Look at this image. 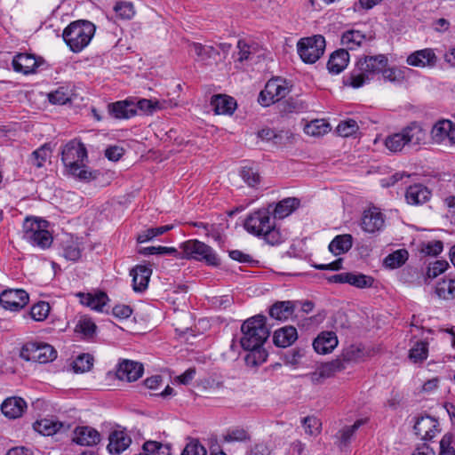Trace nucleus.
Instances as JSON below:
<instances>
[{"label": "nucleus", "mask_w": 455, "mask_h": 455, "mask_svg": "<svg viewBox=\"0 0 455 455\" xmlns=\"http://www.w3.org/2000/svg\"><path fill=\"white\" fill-rule=\"evenodd\" d=\"M387 58L384 54L360 58L349 76L343 78V84L357 89L368 84L379 73H382L385 81L401 83L404 80L407 68L397 67L387 68Z\"/></svg>", "instance_id": "1"}, {"label": "nucleus", "mask_w": 455, "mask_h": 455, "mask_svg": "<svg viewBox=\"0 0 455 455\" xmlns=\"http://www.w3.org/2000/svg\"><path fill=\"white\" fill-rule=\"evenodd\" d=\"M242 337L240 344L248 351L244 357L245 364L249 367H258L267 361L268 354L263 347L270 335L267 327V317L257 315L245 320L241 326Z\"/></svg>", "instance_id": "2"}, {"label": "nucleus", "mask_w": 455, "mask_h": 455, "mask_svg": "<svg viewBox=\"0 0 455 455\" xmlns=\"http://www.w3.org/2000/svg\"><path fill=\"white\" fill-rule=\"evenodd\" d=\"M87 149L78 140H71L66 143L61 150V161L68 174L81 181L95 180L99 174L97 171H92L85 165Z\"/></svg>", "instance_id": "3"}, {"label": "nucleus", "mask_w": 455, "mask_h": 455, "mask_svg": "<svg viewBox=\"0 0 455 455\" xmlns=\"http://www.w3.org/2000/svg\"><path fill=\"white\" fill-rule=\"evenodd\" d=\"M96 31L95 25L85 20L71 22L62 32V38L74 53L81 52L91 43Z\"/></svg>", "instance_id": "4"}, {"label": "nucleus", "mask_w": 455, "mask_h": 455, "mask_svg": "<svg viewBox=\"0 0 455 455\" xmlns=\"http://www.w3.org/2000/svg\"><path fill=\"white\" fill-rule=\"evenodd\" d=\"M181 252L178 251V259H195L204 261L209 266L217 267L220 264V259L214 250L208 244L191 239L180 243Z\"/></svg>", "instance_id": "5"}, {"label": "nucleus", "mask_w": 455, "mask_h": 455, "mask_svg": "<svg viewBox=\"0 0 455 455\" xmlns=\"http://www.w3.org/2000/svg\"><path fill=\"white\" fill-rule=\"evenodd\" d=\"M426 139L424 130L416 123L403 128L400 132L391 134L385 140V146L391 152L401 151L405 145H419Z\"/></svg>", "instance_id": "6"}, {"label": "nucleus", "mask_w": 455, "mask_h": 455, "mask_svg": "<svg viewBox=\"0 0 455 455\" xmlns=\"http://www.w3.org/2000/svg\"><path fill=\"white\" fill-rule=\"evenodd\" d=\"M48 222L46 220L27 217L23 222V238L33 246H38L42 249L50 247L52 243V236L46 229Z\"/></svg>", "instance_id": "7"}, {"label": "nucleus", "mask_w": 455, "mask_h": 455, "mask_svg": "<svg viewBox=\"0 0 455 455\" xmlns=\"http://www.w3.org/2000/svg\"><path fill=\"white\" fill-rule=\"evenodd\" d=\"M326 43L321 35L301 38L297 44L298 53L303 62L313 64L323 54Z\"/></svg>", "instance_id": "8"}, {"label": "nucleus", "mask_w": 455, "mask_h": 455, "mask_svg": "<svg viewBox=\"0 0 455 455\" xmlns=\"http://www.w3.org/2000/svg\"><path fill=\"white\" fill-rule=\"evenodd\" d=\"M290 92L288 83L279 76L267 81L265 88L259 96V102L262 106H269L283 99Z\"/></svg>", "instance_id": "9"}, {"label": "nucleus", "mask_w": 455, "mask_h": 455, "mask_svg": "<svg viewBox=\"0 0 455 455\" xmlns=\"http://www.w3.org/2000/svg\"><path fill=\"white\" fill-rule=\"evenodd\" d=\"M275 219L271 218L268 209H259L247 216L244 221V228L250 233L257 236L263 235L266 230H269Z\"/></svg>", "instance_id": "10"}, {"label": "nucleus", "mask_w": 455, "mask_h": 455, "mask_svg": "<svg viewBox=\"0 0 455 455\" xmlns=\"http://www.w3.org/2000/svg\"><path fill=\"white\" fill-rule=\"evenodd\" d=\"M57 352L52 346L47 343H28L21 351V357L27 361H36L45 363L53 361Z\"/></svg>", "instance_id": "11"}, {"label": "nucleus", "mask_w": 455, "mask_h": 455, "mask_svg": "<svg viewBox=\"0 0 455 455\" xmlns=\"http://www.w3.org/2000/svg\"><path fill=\"white\" fill-rule=\"evenodd\" d=\"M29 300L27 291L21 289L5 290L0 294V304L5 309L18 311L23 308Z\"/></svg>", "instance_id": "12"}, {"label": "nucleus", "mask_w": 455, "mask_h": 455, "mask_svg": "<svg viewBox=\"0 0 455 455\" xmlns=\"http://www.w3.org/2000/svg\"><path fill=\"white\" fill-rule=\"evenodd\" d=\"M414 431L422 440L430 441L440 432L437 419L431 416H421L414 424Z\"/></svg>", "instance_id": "13"}, {"label": "nucleus", "mask_w": 455, "mask_h": 455, "mask_svg": "<svg viewBox=\"0 0 455 455\" xmlns=\"http://www.w3.org/2000/svg\"><path fill=\"white\" fill-rule=\"evenodd\" d=\"M144 368L140 363L123 360L116 370V377L121 380L132 382L140 378L143 374Z\"/></svg>", "instance_id": "14"}, {"label": "nucleus", "mask_w": 455, "mask_h": 455, "mask_svg": "<svg viewBox=\"0 0 455 455\" xmlns=\"http://www.w3.org/2000/svg\"><path fill=\"white\" fill-rule=\"evenodd\" d=\"M39 64L35 55L26 52L16 54L12 61L13 70L24 75L35 73Z\"/></svg>", "instance_id": "15"}, {"label": "nucleus", "mask_w": 455, "mask_h": 455, "mask_svg": "<svg viewBox=\"0 0 455 455\" xmlns=\"http://www.w3.org/2000/svg\"><path fill=\"white\" fill-rule=\"evenodd\" d=\"M132 444L131 436L124 430H115L108 436V451L110 454L119 455Z\"/></svg>", "instance_id": "16"}, {"label": "nucleus", "mask_w": 455, "mask_h": 455, "mask_svg": "<svg viewBox=\"0 0 455 455\" xmlns=\"http://www.w3.org/2000/svg\"><path fill=\"white\" fill-rule=\"evenodd\" d=\"M152 269L148 267L137 265L130 271L132 277V289L135 292H143L147 290Z\"/></svg>", "instance_id": "17"}, {"label": "nucleus", "mask_w": 455, "mask_h": 455, "mask_svg": "<svg viewBox=\"0 0 455 455\" xmlns=\"http://www.w3.org/2000/svg\"><path fill=\"white\" fill-rule=\"evenodd\" d=\"M384 226L382 213L376 208L369 209L363 212L361 227L367 233L379 231Z\"/></svg>", "instance_id": "18"}, {"label": "nucleus", "mask_w": 455, "mask_h": 455, "mask_svg": "<svg viewBox=\"0 0 455 455\" xmlns=\"http://www.w3.org/2000/svg\"><path fill=\"white\" fill-rule=\"evenodd\" d=\"M26 409L27 403L18 396L8 397L1 404L3 414L13 419L21 417Z\"/></svg>", "instance_id": "19"}, {"label": "nucleus", "mask_w": 455, "mask_h": 455, "mask_svg": "<svg viewBox=\"0 0 455 455\" xmlns=\"http://www.w3.org/2000/svg\"><path fill=\"white\" fill-rule=\"evenodd\" d=\"M73 441L79 445L92 446L100 441V433L91 427H77L74 430Z\"/></svg>", "instance_id": "20"}, {"label": "nucleus", "mask_w": 455, "mask_h": 455, "mask_svg": "<svg viewBox=\"0 0 455 455\" xmlns=\"http://www.w3.org/2000/svg\"><path fill=\"white\" fill-rule=\"evenodd\" d=\"M338 338L333 331L321 332L313 342V347L318 354L331 353L338 345Z\"/></svg>", "instance_id": "21"}, {"label": "nucleus", "mask_w": 455, "mask_h": 455, "mask_svg": "<svg viewBox=\"0 0 455 455\" xmlns=\"http://www.w3.org/2000/svg\"><path fill=\"white\" fill-rule=\"evenodd\" d=\"M211 106L216 115H232L236 108V101L234 98L225 95L217 94L212 97Z\"/></svg>", "instance_id": "22"}, {"label": "nucleus", "mask_w": 455, "mask_h": 455, "mask_svg": "<svg viewBox=\"0 0 455 455\" xmlns=\"http://www.w3.org/2000/svg\"><path fill=\"white\" fill-rule=\"evenodd\" d=\"M431 191L422 184H414L406 189L405 199L409 204L419 205L428 202Z\"/></svg>", "instance_id": "23"}, {"label": "nucleus", "mask_w": 455, "mask_h": 455, "mask_svg": "<svg viewBox=\"0 0 455 455\" xmlns=\"http://www.w3.org/2000/svg\"><path fill=\"white\" fill-rule=\"evenodd\" d=\"M298 339L297 329L291 325L283 326L273 334V342L278 347H288Z\"/></svg>", "instance_id": "24"}, {"label": "nucleus", "mask_w": 455, "mask_h": 455, "mask_svg": "<svg viewBox=\"0 0 455 455\" xmlns=\"http://www.w3.org/2000/svg\"><path fill=\"white\" fill-rule=\"evenodd\" d=\"M77 296L80 298V302L83 305L89 307L92 309L99 312H101L103 310V307L107 305L108 301L109 300L107 293L104 291H97L94 293L79 292Z\"/></svg>", "instance_id": "25"}, {"label": "nucleus", "mask_w": 455, "mask_h": 455, "mask_svg": "<svg viewBox=\"0 0 455 455\" xmlns=\"http://www.w3.org/2000/svg\"><path fill=\"white\" fill-rule=\"evenodd\" d=\"M349 63V53L347 50L339 49L333 52L327 62V68L330 73L338 75L341 73Z\"/></svg>", "instance_id": "26"}, {"label": "nucleus", "mask_w": 455, "mask_h": 455, "mask_svg": "<svg viewBox=\"0 0 455 455\" xmlns=\"http://www.w3.org/2000/svg\"><path fill=\"white\" fill-rule=\"evenodd\" d=\"M406 61L410 66L424 68L435 65L436 56L432 49L427 48L410 54Z\"/></svg>", "instance_id": "27"}, {"label": "nucleus", "mask_w": 455, "mask_h": 455, "mask_svg": "<svg viewBox=\"0 0 455 455\" xmlns=\"http://www.w3.org/2000/svg\"><path fill=\"white\" fill-rule=\"evenodd\" d=\"M110 114L116 118H130L136 115L135 102L132 100H121L108 105Z\"/></svg>", "instance_id": "28"}, {"label": "nucleus", "mask_w": 455, "mask_h": 455, "mask_svg": "<svg viewBox=\"0 0 455 455\" xmlns=\"http://www.w3.org/2000/svg\"><path fill=\"white\" fill-rule=\"evenodd\" d=\"M295 304L293 301H276L269 308V315L278 321L287 320L294 312Z\"/></svg>", "instance_id": "29"}, {"label": "nucleus", "mask_w": 455, "mask_h": 455, "mask_svg": "<svg viewBox=\"0 0 455 455\" xmlns=\"http://www.w3.org/2000/svg\"><path fill=\"white\" fill-rule=\"evenodd\" d=\"M62 427H64L62 422L48 418L37 419L33 424L34 430L44 436L52 435L58 433Z\"/></svg>", "instance_id": "30"}, {"label": "nucleus", "mask_w": 455, "mask_h": 455, "mask_svg": "<svg viewBox=\"0 0 455 455\" xmlns=\"http://www.w3.org/2000/svg\"><path fill=\"white\" fill-rule=\"evenodd\" d=\"M300 201L296 197H287L278 202L274 208V219H284L299 208Z\"/></svg>", "instance_id": "31"}, {"label": "nucleus", "mask_w": 455, "mask_h": 455, "mask_svg": "<svg viewBox=\"0 0 455 455\" xmlns=\"http://www.w3.org/2000/svg\"><path fill=\"white\" fill-rule=\"evenodd\" d=\"M177 104L174 103L173 106H176ZM136 111L140 110L143 114L146 115H152L156 111L167 108L168 107L172 108V105L171 102H168L166 100H148V99H140L136 103Z\"/></svg>", "instance_id": "32"}, {"label": "nucleus", "mask_w": 455, "mask_h": 455, "mask_svg": "<svg viewBox=\"0 0 455 455\" xmlns=\"http://www.w3.org/2000/svg\"><path fill=\"white\" fill-rule=\"evenodd\" d=\"M191 48L197 56V60L209 64L211 60H216L220 52L212 45H204L200 43H192Z\"/></svg>", "instance_id": "33"}, {"label": "nucleus", "mask_w": 455, "mask_h": 455, "mask_svg": "<svg viewBox=\"0 0 455 455\" xmlns=\"http://www.w3.org/2000/svg\"><path fill=\"white\" fill-rule=\"evenodd\" d=\"M351 235H337L329 244V251L334 255H340L348 251L352 247Z\"/></svg>", "instance_id": "34"}, {"label": "nucleus", "mask_w": 455, "mask_h": 455, "mask_svg": "<svg viewBox=\"0 0 455 455\" xmlns=\"http://www.w3.org/2000/svg\"><path fill=\"white\" fill-rule=\"evenodd\" d=\"M62 256L68 260L76 261L81 258L82 248L77 240L68 239L61 243Z\"/></svg>", "instance_id": "35"}, {"label": "nucleus", "mask_w": 455, "mask_h": 455, "mask_svg": "<svg viewBox=\"0 0 455 455\" xmlns=\"http://www.w3.org/2000/svg\"><path fill=\"white\" fill-rule=\"evenodd\" d=\"M453 127V122L450 120H440L433 126L431 136L436 142H442L445 139H449L451 129Z\"/></svg>", "instance_id": "36"}, {"label": "nucleus", "mask_w": 455, "mask_h": 455, "mask_svg": "<svg viewBox=\"0 0 455 455\" xmlns=\"http://www.w3.org/2000/svg\"><path fill=\"white\" fill-rule=\"evenodd\" d=\"M51 154L52 148L49 144L45 143L32 152L28 161L33 166L42 168L45 162L51 157Z\"/></svg>", "instance_id": "37"}, {"label": "nucleus", "mask_w": 455, "mask_h": 455, "mask_svg": "<svg viewBox=\"0 0 455 455\" xmlns=\"http://www.w3.org/2000/svg\"><path fill=\"white\" fill-rule=\"evenodd\" d=\"M365 40V35L359 30H347L342 34L341 44L347 50H354Z\"/></svg>", "instance_id": "38"}, {"label": "nucleus", "mask_w": 455, "mask_h": 455, "mask_svg": "<svg viewBox=\"0 0 455 455\" xmlns=\"http://www.w3.org/2000/svg\"><path fill=\"white\" fill-rule=\"evenodd\" d=\"M331 130L329 123L323 119H315L307 124L304 132L310 136L319 137L328 133Z\"/></svg>", "instance_id": "39"}, {"label": "nucleus", "mask_w": 455, "mask_h": 455, "mask_svg": "<svg viewBox=\"0 0 455 455\" xmlns=\"http://www.w3.org/2000/svg\"><path fill=\"white\" fill-rule=\"evenodd\" d=\"M258 137L262 140L272 141L273 144L280 146L283 144V139H288V132H276L271 128H263L258 132Z\"/></svg>", "instance_id": "40"}, {"label": "nucleus", "mask_w": 455, "mask_h": 455, "mask_svg": "<svg viewBox=\"0 0 455 455\" xmlns=\"http://www.w3.org/2000/svg\"><path fill=\"white\" fill-rule=\"evenodd\" d=\"M428 343L427 341H417L409 351V358L413 363H421L427 358Z\"/></svg>", "instance_id": "41"}, {"label": "nucleus", "mask_w": 455, "mask_h": 455, "mask_svg": "<svg viewBox=\"0 0 455 455\" xmlns=\"http://www.w3.org/2000/svg\"><path fill=\"white\" fill-rule=\"evenodd\" d=\"M374 279L370 275H366L361 273H351L347 272V283L353 285L356 288L363 289L371 287L373 285Z\"/></svg>", "instance_id": "42"}, {"label": "nucleus", "mask_w": 455, "mask_h": 455, "mask_svg": "<svg viewBox=\"0 0 455 455\" xmlns=\"http://www.w3.org/2000/svg\"><path fill=\"white\" fill-rule=\"evenodd\" d=\"M172 225H164L161 227L148 228L138 235L137 242L142 243L151 241L153 238L162 235L163 234L172 230Z\"/></svg>", "instance_id": "43"}, {"label": "nucleus", "mask_w": 455, "mask_h": 455, "mask_svg": "<svg viewBox=\"0 0 455 455\" xmlns=\"http://www.w3.org/2000/svg\"><path fill=\"white\" fill-rule=\"evenodd\" d=\"M408 259V251L406 250H397L387 255L384 259V264L389 268H397L403 265Z\"/></svg>", "instance_id": "44"}, {"label": "nucleus", "mask_w": 455, "mask_h": 455, "mask_svg": "<svg viewBox=\"0 0 455 455\" xmlns=\"http://www.w3.org/2000/svg\"><path fill=\"white\" fill-rule=\"evenodd\" d=\"M139 253L144 256L148 255H173L178 256V250L174 247L148 246L139 250Z\"/></svg>", "instance_id": "45"}, {"label": "nucleus", "mask_w": 455, "mask_h": 455, "mask_svg": "<svg viewBox=\"0 0 455 455\" xmlns=\"http://www.w3.org/2000/svg\"><path fill=\"white\" fill-rule=\"evenodd\" d=\"M92 365L93 357L89 354H82L73 362V370L76 373H83L90 371Z\"/></svg>", "instance_id": "46"}, {"label": "nucleus", "mask_w": 455, "mask_h": 455, "mask_svg": "<svg viewBox=\"0 0 455 455\" xmlns=\"http://www.w3.org/2000/svg\"><path fill=\"white\" fill-rule=\"evenodd\" d=\"M337 132L339 136L349 137L355 135L359 130V126L355 120L347 119L341 121L337 126Z\"/></svg>", "instance_id": "47"}, {"label": "nucleus", "mask_w": 455, "mask_h": 455, "mask_svg": "<svg viewBox=\"0 0 455 455\" xmlns=\"http://www.w3.org/2000/svg\"><path fill=\"white\" fill-rule=\"evenodd\" d=\"M50 305L45 301L35 304L29 312L31 318L36 322L44 321L49 315Z\"/></svg>", "instance_id": "48"}, {"label": "nucleus", "mask_w": 455, "mask_h": 455, "mask_svg": "<svg viewBox=\"0 0 455 455\" xmlns=\"http://www.w3.org/2000/svg\"><path fill=\"white\" fill-rule=\"evenodd\" d=\"M436 292L439 297L444 299H455V280L443 281L436 288Z\"/></svg>", "instance_id": "49"}, {"label": "nucleus", "mask_w": 455, "mask_h": 455, "mask_svg": "<svg viewBox=\"0 0 455 455\" xmlns=\"http://www.w3.org/2000/svg\"><path fill=\"white\" fill-rule=\"evenodd\" d=\"M363 420L359 419V420H356L352 426H347V427H343L339 432V434L340 435V436H339L340 445L347 446L350 443L351 438H352L353 435L355 434V432L363 425Z\"/></svg>", "instance_id": "50"}, {"label": "nucleus", "mask_w": 455, "mask_h": 455, "mask_svg": "<svg viewBox=\"0 0 455 455\" xmlns=\"http://www.w3.org/2000/svg\"><path fill=\"white\" fill-rule=\"evenodd\" d=\"M223 440L226 443L245 442L250 440V435L245 429L236 427L228 430L227 434L223 435Z\"/></svg>", "instance_id": "51"}, {"label": "nucleus", "mask_w": 455, "mask_h": 455, "mask_svg": "<svg viewBox=\"0 0 455 455\" xmlns=\"http://www.w3.org/2000/svg\"><path fill=\"white\" fill-rule=\"evenodd\" d=\"M76 328L84 337L92 338L96 331L97 326L91 318L83 316L80 318Z\"/></svg>", "instance_id": "52"}, {"label": "nucleus", "mask_w": 455, "mask_h": 455, "mask_svg": "<svg viewBox=\"0 0 455 455\" xmlns=\"http://www.w3.org/2000/svg\"><path fill=\"white\" fill-rule=\"evenodd\" d=\"M180 455H207V451L197 439H191Z\"/></svg>", "instance_id": "53"}, {"label": "nucleus", "mask_w": 455, "mask_h": 455, "mask_svg": "<svg viewBox=\"0 0 455 455\" xmlns=\"http://www.w3.org/2000/svg\"><path fill=\"white\" fill-rule=\"evenodd\" d=\"M114 11L117 16L124 20L132 19L135 13L132 4L129 2L116 3Z\"/></svg>", "instance_id": "54"}, {"label": "nucleus", "mask_w": 455, "mask_h": 455, "mask_svg": "<svg viewBox=\"0 0 455 455\" xmlns=\"http://www.w3.org/2000/svg\"><path fill=\"white\" fill-rule=\"evenodd\" d=\"M241 177L250 187H255L259 183L260 177L257 171L251 167L244 166L241 171Z\"/></svg>", "instance_id": "55"}, {"label": "nucleus", "mask_w": 455, "mask_h": 455, "mask_svg": "<svg viewBox=\"0 0 455 455\" xmlns=\"http://www.w3.org/2000/svg\"><path fill=\"white\" fill-rule=\"evenodd\" d=\"M142 450H158V455H171V444L156 441H146L142 445Z\"/></svg>", "instance_id": "56"}, {"label": "nucleus", "mask_w": 455, "mask_h": 455, "mask_svg": "<svg viewBox=\"0 0 455 455\" xmlns=\"http://www.w3.org/2000/svg\"><path fill=\"white\" fill-rule=\"evenodd\" d=\"M49 101L52 104L64 105L69 101V94L63 87L58 88L56 91L48 94Z\"/></svg>", "instance_id": "57"}, {"label": "nucleus", "mask_w": 455, "mask_h": 455, "mask_svg": "<svg viewBox=\"0 0 455 455\" xmlns=\"http://www.w3.org/2000/svg\"><path fill=\"white\" fill-rule=\"evenodd\" d=\"M262 235L264 236L266 242L271 245L279 244L283 241V237L279 229L275 228V222L272 224V227L269 228V230H266Z\"/></svg>", "instance_id": "58"}, {"label": "nucleus", "mask_w": 455, "mask_h": 455, "mask_svg": "<svg viewBox=\"0 0 455 455\" xmlns=\"http://www.w3.org/2000/svg\"><path fill=\"white\" fill-rule=\"evenodd\" d=\"M449 267V264L445 260H436L427 267V275L429 278H435Z\"/></svg>", "instance_id": "59"}, {"label": "nucleus", "mask_w": 455, "mask_h": 455, "mask_svg": "<svg viewBox=\"0 0 455 455\" xmlns=\"http://www.w3.org/2000/svg\"><path fill=\"white\" fill-rule=\"evenodd\" d=\"M228 254L232 259L236 260L240 263L247 264L250 266L258 263V261L253 259V258L250 254L244 253L239 250L229 251Z\"/></svg>", "instance_id": "60"}, {"label": "nucleus", "mask_w": 455, "mask_h": 455, "mask_svg": "<svg viewBox=\"0 0 455 455\" xmlns=\"http://www.w3.org/2000/svg\"><path fill=\"white\" fill-rule=\"evenodd\" d=\"M302 423L306 433L309 435H315L319 432L321 423L315 417H306L303 419Z\"/></svg>", "instance_id": "61"}, {"label": "nucleus", "mask_w": 455, "mask_h": 455, "mask_svg": "<svg viewBox=\"0 0 455 455\" xmlns=\"http://www.w3.org/2000/svg\"><path fill=\"white\" fill-rule=\"evenodd\" d=\"M452 441V435L451 434H445L440 441V451L439 455H455V450L451 445Z\"/></svg>", "instance_id": "62"}, {"label": "nucleus", "mask_w": 455, "mask_h": 455, "mask_svg": "<svg viewBox=\"0 0 455 455\" xmlns=\"http://www.w3.org/2000/svg\"><path fill=\"white\" fill-rule=\"evenodd\" d=\"M318 370L320 371V376H322L323 379L330 378L336 371L339 370V362L334 361L324 363L319 367Z\"/></svg>", "instance_id": "63"}, {"label": "nucleus", "mask_w": 455, "mask_h": 455, "mask_svg": "<svg viewBox=\"0 0 455 455\" xmlns=\"http://www.w3.org/2000/svg\"><path fill=\"white\" fill-rule=\"evenodd\" d=\"M443 249V245L441 241H432L424 246L422 251L427 255L436 256L442 252Z\"/></svg>", "instance_id": "64"}]
</instances>
